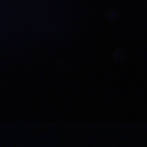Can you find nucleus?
<instances>
[{
    "label": "nucleus",
    "instance_id": "nucleus-1",
    "mask_svg": "<svg viewBox=\"0 0 147 147\" xmlns=\"http://www.w3.org/2000/svg\"><path fill=\"white\" fill-rule=\"evenodd\" d=\"M113 16H116V15L115 14H113Z\"/></svg>",
    "mask_w": 147,
    "mask_h": 147
}]
</instances>
